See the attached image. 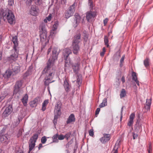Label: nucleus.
Segmentation results:
<instances>
[{
	"label": "nucleus",
	"mask_w": 153,
	"mask_h": 153,
	"mask_svg": "<svg viewBox=\"0 0 153 153\" xmlns=\"http://www.w3.org/2000/svg\"><path fill=\"white\" fill-rule=\"evenodd\" d=\"M58 49L57 48H54L52 51V58L49 59L47 63V66L43 70V73H46V71L49 72V76H52L54 75L55 67L54 65V61L57 58V56L59 52L57 51Z\"/></svg>",
	"instance_id": "1"
},
{
	"label": "nucleus",
	"mask_w": 153,
	"mask_h": 153,
	"mask_svg": "<svg viewBox=\"0 0 153 153\" xmlns=\"http://www.w3.org/2000/svg\"><path fill=\"white\" fill-rule=\"evenodd\" d=\"M0 17H2L4 21L6 19L10 24L15 22V18L14 15L12 11L8 9L6 10L0 9Z\"/></svg>",
	"instance_id": "2"
},
{
	"label": "nucleus",
	"mask_w": 153,
	"mask_h": 153,
	"mask_svg": "<svg viewBox=\"0 0 153 153\" xmlns=\"http://www.w3.org/2000/svg\"><path fill=\"white\" fill-rule=\"evenodd\" d=\"M38 135L36 134L30 138L29 142V150L28 153H30V151L32 150L35 146V143L38 138Z\"/></svg>",
	"instance_id": "3"
},
{
	"label": "nucleus",
	"mask_w": 153,
	"mask_h": 153,
	"mask_svg": "<svg viewBox=\"0 0 153 153\" xmlns=\"http://www.w3.org/2000/svg\"><path fill=\"white\" fill-rule=\"evenodd\" d=\"M72 53L71 50L68 48L65 49L63 51V55L65 59V67H68L70 66V62L67 60V58L69 54Z\"/></svg>",
	"instance_id": "4"
},
{
	"label": "nucleus",
	"mask_w": 153,
	"mask_h": 153,
	"mask_svg": "<svg viewBox=\"0 0 153 153\" xmlns=\"http://www.w3.org/2000/svg\"><path fill=\"white\" fill-rule=\"evenodd\" d=\"M54 75L53 76H49V72L48 71H46V72L44 74L43 73V70L42 71V74H46V76L45 78V79H44V84L45 85H49V84L50 83H51V82H53L54 81V80H53L52 82H51V80L53 78V77H54L55 73V67L54 68Z\"/></svg>",
	"instance_id": "5"
},
{
	"label": "nucleus",
	"mask_w": 153,
	"mask_h": 153,
	"mask_svg": "<svg viewBox=\"0 0 153 153\" xmlns=\"http://www.w3.org/2000/svg\"><path fill=\"white\" fill-rule=\"evenodd\" d=\"M23 83V81L21 80L17 81L16 82L14 88V94H19L20 88L22 87Z\"/></svg>",
	"instance_id": "6"
},
{
	"label": "nucleus",
	"mask_w": 153,
	"mask_h": 153,
	"mask_svg": "<svg viewBox=\"0 0 153 153\" xmlns=\"http://www.w3.org/2000/svg\"><path fill=\"white\" fill-rule=\"evenodd\" d=\"M96 16L95 12L91 11H88L86 13V19L89 22H91Z\"/></svg>",
	"instance_id": "7"
},
{
	"label": "nucleus",
	"mask_w": 153,
	"mask_h": 153,
	"mask_svg": "<svg viewBox=\"0 0 153 153\" xmlns=\"http://www.w3.org/2000/svg\"><path fill=\"white\" fill-rule=\"evenodd\" d=\"M74 16L75 18L73 23V25L74 27H76L80 23L81 17L76 13H75Z\"/></svg>",
	"instance_id": "8"
},
{
	"label": "nucleus",
	"mask_w": 153,
	"mask_h": 153,
	"mask_svg": "<svg viewBox=\"0 0 153 153\" xmlns=\"http://www.w3.org/2000/svg\"><path fill=\"white\" fill-rule=\"evenodd\" d=\"M29 12L33 16H37L38 13V9L37 7L35 5H32L30 9Z\"/></svg>",
	"instance_id": "9"
},
{
	"label": "nucleus",
	"mask_w": 153,
	"mask_h": 153,
	"mask_svg": "<svg viewBox=\"0 0 153 153\" xmlns=\"http://www.w3.org/2000/svg\"><path fill=\"white\" fill-rule=\"evenodd\" d=\"M103 136V137L100 139V140L102 143H105L110 140V135L109 134H104Z\"/></svg>",
	"instance_id": "10"
},
{
	"label": "nucleus",
	"mask_w": 153,
	"mask_h": 153,
	"mask_svg": "<svg viewBox=\"0 0 153 153\" xmlns=\"http://www.w3.org/2000/svg\"><path fill=\"white\" fill-rule=\"evenodd\" d=\"M13 110L12 106L11 105H9L5 108L3 114V116L5 117L8 116L11 113Z\"/></svg>",
	"instance_id": "11"
},
{
	"label": "nucleus",
	"mask_w": 153,
	"mask_h": 153,
	"mask_svg": "<svg viewBox=\"0 0 153 153\" xmlns=\"http://www.w3.org/2000/svg\"><path fill=\"white\" fill-rule=\"evenodd\" d=\"M63 86L66 92H68L71 91V86L66 78L65 79L64 81Z\"/></svg>",
	"instance_id": "12"
},
{
	"label": "nucleus",
	"mask_w": 153,
	"mask_h": 153,
	"mask_svg": "<svg viewBox=\"0 0 153 153\" xmlns=\"http://www.w3.org/2000/svg\"><path fill=\"white\" fill-rule=\"evenodd\" d=\"M7 135H2L0 137V141L2 143H4L5 144H8L9 140Z\"/></svg>",
	"instance_id": "13"
},
{
	"label": "nucleus",
	"mask_w": 153,
	"mask_h": 153,
	"mask_svg": "<svg viewBox=\"0 0 153 153\" xmlns=\"http://www.w3.org/2000/svg\"><path fill=\"white\" fill-rule=\"evenodd\" d=\"M40 98L36 97L34 100L30 102V105L32 107H36L38 104L40 102Z\"/></svg>",
	"instance_id": "14"
},
{
	"label": "nucleus",
	"mask_w": 153,
	"mask_h": 153,
	"mask_svg": "<svg viewBox=\"0 0 153 153\" xmlns=\"http://www.w3.org/2000/svg\"><path fill=\"white\" fill-rule=\"evenodd\" d=\"M13 49L14 53L10 56V58L12 60L15 61L16 60L18 57V53L16 48L14 47Z\"/></svg>",
	"instance_id": "15"
},
{
	"label": "nucleus",
	"mask_w": 153,
	"mask_h": 153,
	"mask_svg": "<svg viewBox=\"0 0 153 153\" xmlns=\"http://www.w3.org/2000/svg\"><path fill=\"white\" fill-rule=\"evenodd\" d=\"M79 47L77 44L73 43V52L75 54H77L79 50Z\"/></svg>",
	"instance_id": "16"
},
{
	"label": "nucleus",
	"mask_w": 153,
	"mask_h": 153,
	"mask_svg": "<svg viewBox=\"0 0 153 153\" xmlns=\"http://www.w3.org/2000/svg\"><path fill=\"white\" fill-rule=\"evenodd\" d=\"M58 26V23L57 22H55L53 25L52 30L51 31V34L53 35V34H56V30L57 29Z\"/></svg>",
	"instance_id": "17"
},
{
	"label": "nucleus",
	"mask_w": 153,
	"mask_h": 153,
	"mask_svg": "<svg viewBox=\"0 0 153 153\" xmlns=\"http://www.w3.org/2000/svg\"><path fill=\"white\" fill-rule=\"evenodd\" d=\"M135 117V114L132 113L129 117V122L128 123V125L129 126H132L133 123V120Z\"/></svg>",
	"instance_id": "18"
},
{
	"label": "nucleus",
	"mask_w": 153,
	"mask_h": 153,
	"mask_svg": "<svg viewBox=\"0 0 153 153\" xmlns=\"http://www.w3.org/2000/svg\"><path fill=\"white\" fill-rule=\"evenodd\" d=\"M80 41V35L79 33L77 34L74 36L73 43L77 44Z\"/></svg>",
	"instance_id": "19"
},
{
	"label": "nucleus",
	"mask_w": 153,
	"mask_h": 153,
	"mask_svg": "<svg viewBox=\"0 0 153 153\" xmlns=\"http://www.w3.org/2000/svg\"><path fill=\"white\" fill-rule=\"evenodd\" d=\"M75 116L73 114H71L69 117L66 121L67 124H69L72 122H74L75 121Z\"/></svg>",
	"instance_id": "20"
},
{
	"label": "nucleus",
	"mask_w": 153,
	"mask_h": 153,
	"mask_svg": "<svg viewBox=\"0 0 153 153\" xmlns=\"http://www.w3.org/2000/svg\"><path fill=\"white\" fill-rule=\"evenodd\" d=\"M61 105L62 104L60 102H57L55 106L54 111L58 112L59 114H61Z\"/></svg>",
	"instance_id": "21"
},
{
	"label": "nucleus",
	"mask_w": 153,
	"mask_h": 153,
	"mask_svg": "<svg viewBox=\"0 0 153 153\" xmlns=\"http://www.w3.org/2000/svg\"><path fill=\"white\" fill-rule=\"evenodd\" d=\"M40 32L41 33H47L45 25L44 23L42 24L39 27Z\"/></svg>",
	"instance_id": "22"
},
{
	"label": "nucleus",
	"mask_w": 153,
	"mask_h": 153,
	"mask_svg": "<svg viewBox=\"0 0 153 153\" xmlns=\"http://www.w3.org/2000/svg\"><path fill=\"white\" fill-rule=\"evenodd\" d=\"M28 99V96L27 94H25L23 97L22 99V101L24 106H26L27 104Z\"/></svg>",
	"instance_id": "23"
},
{
	"label": "nucleus",
	"mask_w": 153,
	"mask_h": 153,
	"mask_svg": "<svg viewBox=\"0 0 153 153\" xmlns=\"http://www.w3.org/2000/svg\"><path fill=\"white\" fill-rule=\"evenodd\" d=\"M12 41L14 44L13 48L15 47L16 48V47L18 45L17 36H15L13 37L12 38Z\"/></svg>",
	"instance_id": "24"
},
{
	"label": "nucleus",
	"mask_w": 153,
	"mask_h": 153,
	"mask_svg": "<svg viewBox=\"0 0 153 153\" xmlns=\"http://www.w3.org/2000/svg\"><path fill=\"white\" fill-rule=\"evenodd\" d=\"M76 5V3L75 2L73 4L70 6L69 9L68 10L74 13L75 11V7Z\"/></svg>",
	"instance_id": "25"
},
{
	"label": "nucleus",
	"mask_w": 153,
	"mask_h": 153,
	"mask_svg": "<svg viewBox=\"0 0 153 153\" xmlns=\"http://www.w3.org/2000/svg\"><path fill=\"white\" fill-rule=\"evenodd\" d=\"M132 79L134 81L137 85L138 86H139V81L137 79V77L136 76V74L133 72L132 73Z\"/></svg>",
	"instance_id": "26"
},
{
	"label": "nucleus",
	"mask_w": 153,
	"mask_h": 153,
	"mask_svg": "<svg viewBox=\"0 0 153 153\" xmlns=\"http://www.w3.org/2000/svg\"><path fill=\"white\" fill-rule=\"evenodd\" d=\"M12 70L15 73H17L19 71V66L14 65L12 66Z\"/></svg>",
	"instance_id": "27"
},
{
	"label": "nucleus",
	"mask_w": 153,
	"mask_h": 153,
	"mask_svg": "<svg viewBox=\"0 0 153 153\" xmlns=\"http://www.w3.org/2000/svg\"><path fill=\"white\" fill-rule=\"evenodd\" d=\"M107 104V99L105 98L103 100L102 102L99 105V107L102 108L106 106Z\"/></svg>",
	"instance_id": "28"
},
{
	"label": "nucleus",
	"mask_w": 153,
	"mask_h": 153,
	"mask_svg": "<svg viewBox=\"0 0 153 153\" xmlns=\"http://www.w3.org/2000/svg\"><path fill=\"white\" fill-rule=\"evenodd\" d=\"M151 100L147 99L146 102V105L145 106V108L147 110H149L150 108V106L151 105Z\"/></svg>",
	"instance_id": "29"
},
{
	"label": "nucleus",
	"mask_w": 153,
	"mask_h": 153,
	"mask_svg": "<svg viewBox=\"0 0 153 153\" xmlns=\"http://www.w3.org/2000/svg\"><path fill=\"white\" fill-rule=\"evenodd\" d=\"M74 13H73L70 12L68 10L66 11L65 14V17L66 19H68L71 16H73Z\"/></svg>",
	"instance_id": "30"
},
{
	"label": "nucleus",
	"mask_w": 153,
	"mask_h": 153,
	"mask_svg": "<svg viewBox=\"0 0 153 153\" xmlns=\"http://www.w3.org/2000/svg\"><path fill=\"white\" fill-rule=\"evenodd\" d=\"M47 33H41L40 36V40L41 41L43 42L45 40L47 37Z\"/></svg>",
	"instance_id": "31"
},
{
	"label": "nucleus",
	"mask_w": 153,
	"mask_h": 153,
	"mask_svg": "<svg viewBox=\"0 0 153 153\" xmlns=\"http://www.w3.org/2000/svg\"><path fill=\"white\" fill-rule=\"evenodd\" d=\"M54 117L53 120V122L54 123H56L57 122V119L58 117V116H60L61 114H59L58 112L54 111Z\"/></svg>",
	"instance_id": "32"
},
{
	"label": "nucleus",
	"mask_w": 153,
	"mask_h": 153,
	"mask_svg": "<svg viewBox=\"0 0 153 153\" xmlns=\"http://www.w3.org/2000/svg\"><path fill=\"white\" fill-rule=\"evenodd\" d=\"M126 93L125 90L124 89H122L120 94V98H122L125 97L126 95Z\"/></svg>",
	"instance_id": "33"
},
{
	"label": "nucleus",
	"mask_w": 153,
	"mask_h": 153,
	"mask_svg": "<svg viewBox=\"0 0 153 153\" xmlns=\"http://www.w3.org/2000/svg\"><path fill=\"white\" fill-rule=\"evenodd\" d=\"M79 64L77 63L73 65L72 66L74 72H76L79 70Z\"/></svg>",
	"instance_id": "34"
},
{
	"label": "nucleus",
	"mask_w": 153,
	"mask_h": 153,
	"mask_svg": "<svg viewBox=\"0 0 153 153\" xmlns=\"http://www.w3.org/2000/svg\"><path fill=\"white\" fill-rule=\"evenodd\" d=\"M58 134H55L52 137L53 142L57 143L58 142Z\"/></svg>",
	"instance_id": "35"
},
{
	"label": "nucleus",
	"mask_w": 153,
	"mask_h": 153,
	"mask_svg": "<svg viewBox=\"0 0 153 153\" xmlns=\"http://www.w3.org/2000/svg\"><path fill=\"white\" fill-rule=\"evenodd\" d=\"M48 103V100H45L42 103V110L44 111L46 109V106Z\"/></svg>",
	"instance_id": "36"
},
{
	"label": "nucleus",
	"mask_w": 153,
	"mask_h": 153,
	"mask_svg": "<svg viewBox=\"0 0 153 153\" xmlns=\"http://www.w3.org/2000/svg\"><path fill=\"white\" fill-rule=\"evenodd\" d=\"M32 68V66L30 67L28 69V70L27 72L25 73L24 75V76L27 77L28 76L29 74H30L31 72V69Z\"/></svg>",
	"instance_id": "37"
},
{
	"label": "nucleus",
	"mask_w": 153,
	"mask_h": 153,
	"mask_svg": "<svg viewBox=\"0 0 153 153\" xmlns=\"http://www.w3.org/2000/svg\"><path fill=\"white\" fill-rule=\"evenodd\" d=\"M149 60L148 58H146L144 60V64L145 66L147 68L149 65Z\"/></svg>",
	"instance_id": "38"
},
{
	"label": "nucleus",
	"mask_w": 153,
	"mask_h": 153,
	"mask_svg": "<svg viewBox=\"0 0 153 153\" xmlns=\"http://www.w3.org/2000/svg\"><path fill=\"white\" fill-rule=\"evenodd\" d=\"M104 43L105 45L107 47H108L109 46V45L108 44V37L106 36H105L104 38Z\"/></svg>",
	"instance_id": "39"
},
{
	"label": "nucleus",
	"mask_w": 153,
	"mask_h": 153,
	"mask_svg": "<svg viewBox=\"0 0 153 153\" xmlns=\"http://www.w3.org/2000/svg\"><path fill=\"white\" fill-rule=\"evenodd\" d=\"M88 5L91 9L93 8L94 5L92 0H88Z\"/></svg>",
	"instance_id": "40"
},
{
	"label": "nucleus",
	"mask_w": 153,
	"mask_h": 153,
	"mask_svg": "<svg viewBox=\"0 0 153 153\" xmlns=\"http://www.w3.org/2000/svg\"><path fill=\"white\" fill-rule=\"evenodd\" d=\"M125 56L123 55L120 60V67L123 66V62L124 60V59Z\"/></svg>",
	"instance_id": "41"
},
{
	"label": "nucleus",
	"mask_w": 153,
	"mask_h": 153,
	"mask_svg": "<svg viewBox=\"0 0 153 153\" xmlns=\"http://www.w3.org/2000/svg\"><path fill=\"white\" fill-rule=\"evenodd\" d=\"M14 0H8V5L9 6H13L14 4Z\"/></svg>",
	"instance_id": "42"
},
{
	"label": "nucleus",
	"mask_w": 153,
	"mask_h": 153,
	"mask_svg": "<svg viewBox=\"0 0 153 153\" xmlns=\"http://www.w3.org/2000/svg\"><path fill=\"white\" fill-rule=\"evenodd\" d=\"M25 1L26 4L30 6L32 2L34 1V0H25Z\"/></svg>",
	"instance_id": "43"
},
{
	"label": "nucleus",
	"mask_w": 153,
	"mask_h": 153,
	"mask_svg": "<svg viewBox=\"0 0 153 153\" xmlns=\"http://www.w3.org/2000/svg\"><path fill=\"white\" fill-rule=\"evenodd\" d=\"M71 133L69 132L66 134L65 135H64V138H65L67 140H68L69 138L70 137L71 135Z\"/></svg>",
	"instance_id": "44"
},
{
	"label": "nucleus",
	"mask_w": 153,
	"mask_h": 153,
	"mask_svg": "<svg viewBox=\"0 0 153 153\" xmlns=\"http://www.w3.org/2000/svg\"><path fill=\"white\" fill-rule=\"evenodd\" d=\"M47 139L44 136L42 137L41 139V141L42 143L44 144L46 142V141Z\"/></svg>",
	"instance_id": "45"
},
{
	"label": "nucleus",
	"mask_w": 153,
	"mask_h": 153,
	"mask_svg": "<svg viewBox=\"0 0 153 153\" xmlns=\"http://www.w3.org/2000/svg\"><path fill=\"white\" fill-rule=\"evenodd\" d=\"M64 135L62 134L58 135V139L60 140H63L64 139Z\"/></svg>",
	"instance_id": "46"
},
{
	"label": "nucleus",
	"mask_w": 153,
	"mask_h": 153,
	"mask_svg": "<svg viewBox=\"0 0 153 153\" xmlns=\"http://www.w3.org/2000/svg\"><path fill=\"white\" fill-rule=\"evenodd\" d=\"M89 134L90 136H93L94 135V133L93 129H91L89 131Z\"/></svg>",
	"instance_id": "47"
},
{
	"label": "nucleus",
	"mask_w": 153,
	"mask_h": 153,
	"mask_svg": "<svg viewBox=\"0 0 153 153\" xmlns=\"http://www.w3.org/2000/svg\"><path fill=\"white\" fill-rule=\"evenodd\" d=\"M76 82L78 83V84L79 85V86L81 83V79L79 78V77L77 79V80Z\"/></svg>",
	"instance_id": "48"
},
{
	"label": "nucleus",
	"mask_w": 153,
	"mask_h": 153,
	"mask_svg": "<svg viewBox=\"0 0 153 153\" xmlns=\"http://www.w3.org/2000/svg\"><path fill=\"white\" fill-rule=\"evenodd\" d=\"M133 139H136L137 137H138V135L137 134H135L134 133H133Z\"/></svg>",
	"instance_id": "49"
},
{
	"label": "nucleus",
	"mask_w": 153,
	"mask_h": 153,
	"mask_svg": "<svg viewBox=\"0 0 153 153\" xmlns=\"http://www.w3.org/2000/svg\"><path fill=\"white\" fill-rule=\"evenodd\" d=\"M108 21V19L107 18H105L103 20V23L104 25H105L107 23Z\"/></svg>",
	"instance_id": "50"
},
{
	"label": "nucleus",
	"mask_w": 153,
	"mask_h": 153,
	"mask_svg": "<svg viewBox=\"0 0 153 153\" xmlns=\"http://www.w3.org/2000/svg\"><path fill=\"white\" fill-rule=\"evenodd\" d=\"M100 108H98L96 110L95 114L96 115H97L99 114V112L100 111Z\"/></svg>",
	"instance_id": "51"
},
{
	"label": "nucleus",
	"mask_w": 153,
	"mask_h": 153,
	"mask_svg": "<svg viewBox=\"0 0 153 153\" xmlns=\"http://www.w3.org/2000/svg\"><path fill=\"white\" fill-rule=\"evenodd\" d=\"M123 107L121 109V117H120L121 120L122 118V113H123Z\"/></svg>",
	"instance_id": "52"
},
{
	"label": "nucleus",
	"mask_w": 153,
	"mask_h": 153,
	"mask_svg": "<svg viewBox=\"0 0 153 153\" xmlns=\"http://www.w3.org/2000/svg\"><path fill=\"white\" fill-rule=\"evenodd\" d=\"M83 34H84V35H83L85 36V37L86 38L87 37V33L86 32V31H84V32H83Z\"/></svg>",
	"instance_id": "53"
},
{
	"label": "nucleus",
	"mask_w": 153,
	"mask_h": 153,
	"mask_svg": "<svg viewBox=\"0 0 153 153\" xmlns=\"http://www.w3.org/2000/svg\"><path fill=\"white\" fill-rule=\"evenodd\" d=\"M120 76H121L120 75H119V78H117V79L118 80V81L119 82H118L119 84H120Z\"/></svg>",
	"instance_id": "54"
},
{
	"label": "nucleus",
	"mask_w": 153,
	"mask_h": 153,
	"mask_svg": "<svg viewBox=\"0 0 153 153\" xmlns=\"http://www.w3.org/2000/svg\"><path fill=\"white\" fill-rule=\"evenodd\" d=\"M121 80L123 83H124L125 82V78L124 76H123L121 79Z\"/></svg>",
	"instance_id": "55"
},
{
	"label": "nucleus",
	"mask_w": 153,
	"mask_h": 153,
	"mask_svg": "<svg viewBox=\"0 0 153 153\" xmlns=\"http://www.w3.org/2000/svg\"><path fill=\"white\" fill-rule=\"evenodd\" d=\"M51 51V48H49L47 54H48Z\"/></svg>",
	"instance_id": "56"
},
{
	"label": "nucleus",
	"mask_w": 153,
	"mask_h": 153,
	"mask_svg": "<svg viewBox=\"0 0 153 153\" xmlns=\"http://www.w3.org/2000/svg\"><path fill=\"white\" fill-rule=\"evenodd\" d=\"M105 52H103V51L101 52L100 53L101 56H103L105 54Z\"/></svg>",
	"instance_id": "57"
},
{
	"label": "nucleus",
	"mask_w": 153,
	"mask_h": 153,
	"mask_svg": "<svg viewBox=\"0 0 153 153\" xmlns=\"http://www.w3.org/2000/svg\"><path fill=\"white\" fill-rule=\"evenodd\" d=\"M42 144L40 143L39 145V149H40V148H42Z\"/></svg>",
	"instance_id": "58"
},
{
	"label": "nucleus",
	"mask_w": 153,
	"mask_h": 153,
	"mask_svg": "<svg viewBox=\"0 0 153 153\" xmlns=\"http://www.w3.org/2000/svg\"><path fill=\"white\" fill-rule=\"evenodd\" d=\"M39 4L41 3L42 0H36Z\"/></svg>",
	"instance_id": "59"
},
{
	"label": "nucleus",
	"mask_w": 153,
	"mask_h": 153,
	"mask_svg": "<svg viewBox=\"0 0 153 153\" xmlns=\"http://www.w3.org/2000/svg\"><path fill=\"white\" fill-rule=\"evenodd\" d=\"M138 124L139 125V129H141V124L139 123H138Z\"/></svg>",
	"instance_id": "60"
},
{
	"label": "nucleus",
	"mask_w": 153,
	"mask_h": 153,
	"mask_svg": "<svg viewBox=\"0 0 153 153\" xmlns=\"http://www.w3.org/2000/svg\"><path fill=\"white\" fill-rule=\"evenodd\" d=\"M45 45H44L42 47H41V50L42 51L43 50V48H45Z\"/></svg>",
	"instance_id": "61"
},
{
	"label": "nucleus",
	"mask_w": 153,
	"mask_h": 153,
	"mask_svg": "<svg viewBox=\"0 0 153 153\" xmlns=\"http://www.w3.org/2000/svg\"><path fill=\"white\" fill-rule=\"evenodd\" d=\"M11 73L10 72H9V75H8L7 74V77H9L11 75Z\"/></svg>",
	"instance_id": "62"
},
{
	"label": "nucleus",
	"mask_w": 153,
	"mask_h": 153,
	"mask_svg": "<svg viewBox=\"0 0 153 153\" xmlns=\"http://www.w3.org/2000/svg\"><path fill=\"white\" fill-rule=\"evenodd\" d=\"M113 153H117V149H116L115 150Z\"/></svg>",
	"instance_id": "63"
},
{
	"label": "nucleus",
	"mask_w": 153,
	"mask_h": 153,
	"mask_svg": "<svg viewBox=\"0 0 153 153\" xmlns=\"http://www.w3.org/2000/svg\"><path fill=\"white\" fill-rule=\"evenodd\" d=\"M102 51L103 52H105V48H103L102 50Z\"/></svg>",
	"instance_id": "64"
}]
</instances>
